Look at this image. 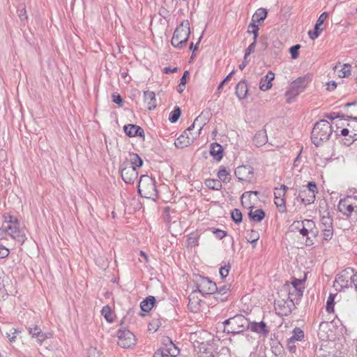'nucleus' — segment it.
Segmentation results:
<instances>
[{
    "label": "nucleus",
    "instance_id": "nucleus-56",
    "mask_svg": "<svg viewBox=\"0 0 357 357\" xmlns=\"http://www.w3.org/2000/svg\"><path fill=\"white\" fill-rule=\"evenodd\" d=\"M181 113H170L169 121L172 123H176L180 118Z\"/></svg>",
    "mask_w": 357,
    "mask_h": 357
},
{
    "label": "nucleus",
    "instance_id": "nucleus-30",
    "mask_svg": "<svg viewBox=\"0 0 357 357\" xmlns=\"http://www.w3.org/2000/svg\"><path fill=\"white\" fill-rule=\"evenodd\" d=\"M28 331L29 335L33 338H36V340L40 343H42L48 337L47 334L43 333L40 328L38 326H35L33 327H29Z\"/></svg>",
    "mask_w": 357,
    "mask_h": 357
},
{
    "label": "nucleus",
    "instance_id": "nucleus-1",
    "mask_svg": "<svg viewBox=\"0 0 357 357\" xmlns=\"http://www.w3.org/2000/svg\"><path fill=\"white\" fill-rule=\"evenodd\" d=\"M5 222L0 228V239H6L10 236L13 239L23 244L26 240L24 230L20 227V223L17 218L8 215L6 217Z\"/></svg>",
    "mask_w": 357,
    "mask_h": 357
},
{
    "label": "nucleus",
    "instance_id": "nucleus-45",
    "mask_svg": "<svg viewBox=\"0 0 357 357\" xmlns=\"http://www.w3.org/2000/svg\"><path fill=\"white\" fill-rule=\"evenodd\" d=\"M230 269L231 265L229 263L225 262L224 265L220 266L219 273L222 279L226 278V277L229 275Z\"/></svg>",
    "mask_w": 357,
    "mask_h": 357
},
{
    "label": "nucleus",
    "instance_id": "nucleus-50",
    "mask_svg": "<svg viewBox=\"0 0 357 357\" xmlns=\"http://www.w3.org/2000/svg\"><path fill=\"white\" fill-rule=\"evenodd\" d=\"M212 232L215 235L216 238H218L219 240L222 239L227 234V231L217 228L212 229Z\"/></svg>",
    "mask_w": 357,
    "mask_h": 357
},
{
    "label": "nucleus",
    "instance_id": "nucleus-34",
    "mask_svg": "<svg viewBox=\"0 0 357 357\" xmlns=\"http://www.w3.org/2000/svg\"><path fill=\"white\" fill-rule=\"evenodd\" d=\"M268 137L266 132L261 131L255 134L253 142L257 147L261 146L266 143Z\"/></svg>",
    "mask_w": 357,
    "mask_h": 357
},
{
    "label": "nucleus",
    "instance_id": "nucleus-27",
    "mask_svg": "<svg viewBox=\"0 0 357 357\" xmlns=\"http://www.w3.org/2000/svg\"><path fill=\"white\" fill-rule=\"evenodd\" d=\"M144 104L149 110H153L156 108L157 100L154 92L150 91H144Z\"/></svg>",
    "mask_w": 357,
    "mask_h": 357
},
{
    "label": "nucleus",
    "instance_id": "nucleus-43",
    "mask_svg": "<svg viewBox=\"0 0 357 357\" xmlns=\"http://www.w3.org/2000/svg\"><path fill=\"white\" fill-rule=\"evenodd\" d=\"M231 217L232 220L236 224H240L242 222V213L238 208H234L231 211Z\"/></svg>",
    "mask_w": 357,
    "mask_h": 357
},
{
    "label": "nucleus",
    "instance_id": "nucleus-49",
    "mask_svg": "<svg viewBox=\"0 0 357 357\" xmlns=\"http://www.w3.org/2000/svg\"><path fill=\"white\" fill-rule=\"evenodd\" d=\"M20 333L21 331L19 329L13 328L8 333H6V337L9 339L10 342H13L15 341L17 335Z\"/></svg>",
    "mask_w": 357,
    "mask_h": 357
},
{
    "label": "nucleus",
    "instance_id": "nucleus-25",
    "mask_svg": "<svg viewBox=\"0 0 357 357\" xmlns=\"http://www.w3.org/2000/svg\"><path fill=\"white\" fill-rule=\"evenodd\" d=\"M199 293L196 290H193L188 296V307L192 312H197L199 310L202 301L197 296Z\"/></svg>",
    "mask_w": 357,
    "mask_h": 357
},
{
    "label": "nucleus",
    "instance_id": "nucleus-9",
    "mask_svg": "<svg viewBox=\"0 0 357 357\" xmlns=\"http://www.w3.org/2000/svg\"><path fill=\"white\" fill-rule=\"evenodd\" d=\"M195 290L203 296L212 294L218 289L215 282L207 277L197 275L195 280Z\"/></svg>",
    "mask_w": 357,
    "mask_h": 357
},
{
    "label": "nucleus",
    "instance_id": "nucleus-51",
    "mask_svg": "<svg viewBox=\"0 0 357 357\" xmlns=\"http://www.w3.org/2000/svg\"><path fill=\"white\" fill-rule=\"evenodd\" d=\"M259 238V234L257 231L252 230L251 233L248 235L247 240L248 242L250 243H256L258 241Z\"/></svg>",
    "mask_w": 357,
    "mask_h": 357
},
{
    "label": "nucleus",
    "instance_id": "nucleus-57",
    "mask_svg": "<svg viewBox=\"0 0 357 357\" xmlns=\"http://www.w3.org/2000/svg\"><path fill=\"white\" fill-rule=\"evenodd\" d=\"M321 31H321V30L315 29H314V31L313 32L309 31L308 34L310 36V38L312 40H314V39H316L317 38H318L319 36V35L321 34Z\"/></svg>",
    "mask_w": 357,
    "mask_h": 357
},
{
    "label": "nucleus",
    "instance_id": "nucleus-53",
    "mask_svg": "<svg viewBox=\"0 0 357 357\" xmlns=\"http://www.w3.org/2000/svg\"><path fill=\"white\" fill-rule=\"evenodd\" d=\"M10 251L3 245L0 244V259L6 258L8 256Z\"/></svg>",
    "mask_w": 357,
    "mask_h": 357
},
{
    "label": "nucleus",
    "instance_id": "nucleus-54",
    "mask_svg": "<svg viewBox=\"0 0 357 357\" xmlns=\"http://www.w3.org/2000/svg\"><path fill=\"white\" fill-rule=\"evenodd\" d=\"M256 41H253L246 49L244 59L246 60L247 57L250 54L251 52H254L255 49Z\"/></svg>",
    "mask_w": 357,
    "mask_h": 357
},
{
    "label": "nucleus",
    "instance_id": "nucleus-48",
    "mask_svg": "<svg viewBox=\"0 0 357 357\" xmlns=\"http://www.w3.org/2000/svg\"><path fill=\"white\" fill-rule=\"evenodd\" d=\"M301 46L299 44H297L294 46H292L289 48V53L291 54V56L292 59H296L299 56V50Z\"/></svg>",
    "mask_w": 357,
    "mask_h": 357
},
{
    "label": "nucleus",
    "instance_id": "nucleus-15",
    "mask_svg": "<svg viewBox=\"0 0 357 357\" xmlns=\"http://www.w3.org/2000/svg\"><path fill=\"white\" fill-rule=\"evenodd\" d=\"M118 344L124 349L129 348L135 344V337L130 331L119 328L117 331Z\"/></svg>",
    "mask_w": 357,
    "mask_h": 357
},
{
    "label": "nucleus",
    "instance_id": "nucleus-24",
    "mask_svg": "<svg viewBox=\"0 0 357 357\" xmlns=\"http://www.w3.org/2000/svg\"><path fill=\"white\" fill-rule=\"evenodd\" d=\"M195 137H188V131H184L174 142V145L178 149H183L192 144Z\"/></svg>",
    "mask_w": 357,
    "mask_h": 357
},
{
    "label": "nucleus",
    "instance_id": "nucleus-52",
    "mask_svg": "<svg viewBox=\"0 0 357 357\" xmlns=\"http://www.w3.org/2000/svg\"><path fill=\"white\" fill-rule=\"evenodd\" d=\"M343 109L346 110L357 111V102H348L344 105Z\"/></svg>",
    "mask_w": 357,
    "mask_h": 357
},
{
    "label": "nucleus",
    "instance_id": "nucleus-5",
    "mask_svg": "<svg viewBox=\"0 0 357 357\" xmlns=\"http://www.w3.org/2000/svg\"><path fill=\"white\" fill-rule=\"evenodd\" d=\"M190 34V24L188 20H183L176 28L172 38V45L176 48H183Z\"/></svg>",
    "mask_w": 357,
    "mask_h": 357
},
{
    "label": "nucleus",
    "instance_id": "nucleus-21",
    "mask_svg": "<svg viewBox=\"0 0 357 357\" xmlns=\"http://www.w3.org/2000/svg\"><path fill=\"white\" fill-rule=\"evenodd\" d=\"M179 353V351L177 349L176 346L170 342V344L166 347L160 348L158 349L153 357H174L176 356Z\"/></svg>",
    "mask_w": 357,
    "mask_h": 357
},
{
    "label": "nucleus",
    "instance_id": "nucleus-29",
    "mask_svg": "<svg viewBox=\"0 0 357 357\" xmlns=\"http://www.w3.org/2000/svg\"><path fill=\"white\" fill-rule=\"evenodd\" d=\"M248 93V85L245 80L240 81L236 86L235 93L239 100L247 98Z\"/></svg>",
    "mask_w": 357,
    "mask_h": 357
},
{
    "label": "nucleus",
    "instance_id": "nucleus-20",
    "mask_svg": "<svg viewBox=\"0 0 357 357\" xmlns=\"http://www.w3.org/2000/svg\"><path fill=\"white\" fill-rule=\"evenodd\" d=\"M248 329L264 337H266L270 333L268 326L264 321L259 322L250 321V326H249Z\"/></svg>",
    "mask_w": 357,
    "mask_h": 357
},
{
    "label": "nucleus",
    "instance_id": "nucleus-33",
    "mask_svg": "<svg viewBox=\"0 0 357 357\" xmlns=\"http://www.w3.org/2000/svg\"><path fill=\"white\" fill-rule=\"evenodd\" d=\"M267 14V10L265 8H259L252 15L251 21L261 25L264 20L266 18Z\"/></svg>",
    "mask_w": 357,
    "mask_h": 357
},
{
    "label": "nucleus",
    "instance_id": "nucleus-6",
    "mask_svg": "<svg viewBox=\"0 0 357 357\" xmlns=\"http://www.w3.org/2000/svg\"><path fill=\"white\" fill-rule=\"evenodd\" d=\"M296 228L298 229V232L306 238L305 245L311 246L314 244L313 238H315L318 235V230L316 227L315 222L312 220L305 219L304 220L299 222L297 221Z\"/></svg>",
    "mask_w": 357,
    "mask_h": 357
},
{
    "label": "nucleus",
    "instance_id": "nucleus-64",
    "mask_svg": "<svg viewBox=\"0 0 357 357\" xmlns=\"http://www.w3.org/2000/svg\"><path fill=\"white\" fill-rule=\"evenodd\" d=\"M301 153V151L298 154V155L296 156V158H295V160L294 161V167H297L298 165V162H300Z\"/></svg>",
    "mask_w": 357,
    "mask_h": 357
},
{
    "label": "nucleus",
    "instance_id": "nucleus-41",
    "mask_svg": "<svg viewBox=\"0 0 357 357\" xmlns=\"http://www.w3.org/2000/svg\"><path fill=\"white\" fill-rule=\"evenodd\" d=\"M337 294H330L327 302H326V310L328 313H331L334 311V305H335V298Z\"/></svg>",
    "mask_w": 357,
    "mask_h": 357
},
{
    "label": "nucleus",
    "instance_id": "nucleus-7",
    "mask_svg": "<svg viewBox=\"0 0 357 357\" xmlns=\"http://www.w3.org/2000/svg\"><path fill=\"white\" fill-rule=\"evenodd\" d=\"M305 278H292L291 282H287L284 285V289L287 291L288 298L292 301L301 300L303 297L305 287Z\"/></svg>",
    "mask_w": 357,
    "mask_h": 357
},
{
    "label": "nucleus",
    "instance_id": "nucleus-61",
    "mask_svg": "<svg viewBox=\"0 0 357 357\" xmlns=\"http://www.w3.org/2000/svg\"><path fill=\"white\" fill-rule=\"evenodd\" d=\"M188 76V72L185 71L184 72L183 77L181 79V83L180 85H185L186 84V77Z\"/></svg>",
    "mask_w": 357,
    "mask_h": 357
},
{
    "label": "nucleus",
    "instance_id": "nucleus-32",
    "mask_svg": "<svg viewBox=\"0 0 357 357\" xmlns=\"http://www.w3.org/2000/svg\"><path fill=\"white\" fill-rule=\"evenodd\" d=\"M155 303V298L153 296H149L140 303L141 310L145 312H150Z\"/></svg>",
    "mask_w": 357,
    "mask_h": 357
},
{
    "label": "nucleus",
    "instance_id": "nucleus-3",
    "mask_svg": "<svg viewBox=\"0 0 357 357\" xmlns=\"http://www.w3.org/2000/svg\"><path fill=\"white\" fill-rule=\"evenodd\" d=\"M225 331L233 335L240 334L250 326V321L243 314H236L223 321Z\"/></svg>",
    "mask_w": 357,
    "mask_h": 357
},
{
    "label": "nucleus",
    "instance_id": "nucleus-26",
    "mask_svg": "<svg viewBox=\"0 0 357 357\" xmlns=\"http://www.w3.org/2000/svg\"><path fill=\"white\" fill-rule=\"evenodd\" d=\"M337 75L340 78H347L351 76L352 73V66L349 63L337 64L335 66Z\"/></svg>",
    "mask_w": 357,
    "mask_h": 357
},
{
    "label": "nucleus",
    "instance_id": "nucleus-23",
    "mask_svg": "<svg viewBox=\"0 0 357 357\" xmlns=\"http://www.w3.org/2000/svg\"><path fill=\"white\" fill-rule=\"evenodd\" d=\"M231 292V285L230 284H224L218 287L217 291L213 293L214 295V298L217 301L224 302L227 300L229 296H230Z\"/></svg>",
    "mask_w": 357,
    "mask_h": 357
},
{
    "label": "nucleus",
    "instance_id": "nucleus-12",
    "mask_svg": "<svg viewBox=\"0 0 357 357\" xmlns=\"http://www.w3.org/2000/svg\"><path fill=\"white\" fill-rule=\"evenodd\" d=\"M289 188L284 184H282L280 187L274 188V203L280 213L287 211L286 206V193Z\"/></svg>",
    "mask_w": 357,
    "mask_h": 357
},
{
    "label": "nucleus",
    "instance_id": "nucleus-58",
    "mask_svg": "<svg viewBox=\"0 0 357 357\" xmlns=\"http://www.w3.org/2000/svg\"><path fill=\"white\" fill-rule=\"evenodd\" d=\"M112 100H113L114 102H115L119 105H122L123 100H122L121 96L119 93L113 94Z\"/></svg>",
    "mask_w": 357,
    "mask_h": 357
},
{
    "label": "nucleus",
    "instance_id": "nucleus-19",
    "mask_svg": "<svg viewBox=\"0 0 357 357\" xmlns=\"http://www.w3.org/2000/svg\"><path fill=\"white\" fill-rule=\"evenodd\" d=\"M357 208L355 202H351V197L341 199L338 203V211L347 218L351 216L354 209Z\"/></svg>",
    "mask_w": 357,
    "mask_h": 357
},
{
    "label": "nucleus",
    "instance_id": "nucleus-47",
    "mask_svg": "<svg viewBox=\"0 0 357 357\" xmlns=\"http://www.w3.org/2000/svg\"><path fill=\"white\" fill-rule=\"evenodd\" d=\"M197 357H219L218 353L214 352L211 349H205L198 354Z\"/></svg>",
    "mask_w": 357,
    "mask_h": 357
},
{
    "label": "nucleus",
    "instance_id": "nucleus-31",
    "mask_svg": "<svg viewBox=\"0 0 357 357\" xmlns=\"http://www.w3.org/2000/svg\"><path fill=\"white\" fill-rule=\"evenodd\" d=\"M210 154L214 160L220 161L223 157V148L216 142H213L210 146Z\"/></svg>",
    "mask_w": 357,
    "mask_h": 357
},
{
    "label": "nucleus",
    "instance_id": "nucleus-55",
    "mask_svg": "<svg viewBox=\"0 0 357 357\" xmlns=\"http://www.w3.org/2000/svg\"><path fill=\"white\" fill-rule=\"evenodd\" d=\"M337 88V83L335 81H330L326 84V89L328 91H333Z\"/></svg>",
    "mask_w": 357,
    "mask_h": 357
},
{
    "label": "nucleus",
    "instance_id": "nucleus-44",
    "mask_svg": "<svg viewBox=\"0 0 357 357\" xmlns=\"http://www.w3.org/2000/svg\"><path fill=\"white\" fill-rule=\"evenodd\" d=\"M357 140V132H354L346 137L342 138L344 145L349 146Z\"/></svg>",
    "mask_w": 357,
    "mask_h": 357
},
{
    "label": "nucleus",
    "instance_id": "nucleus-11",
    "mask_svg": "<svg viewBox=\"0 0 357 357\" xmlns=\"http://www.w3.org/2000/svg\"><path fill=\"white\" fill-rule=\"evenodd\" d=\"M305 339L304 331L298 327L294 328L291 336L287 340V349L291 354H296L297 350H301V342Z\"/></svg>",
    "mask_w": 357,
    "mask_h": 357
},
{
    "label": "nucleus",
    "instance_id": "nucleus-16",
    "mask_svg": "<svg viewBox=\"0 0 357 357\" xmlns=\"http://www.w3.org/2000/svg\"><path fill=\"white\" fill-rule=\"evenodd\" d=\"M234 174L240 181L252 183L254 177V169L250 165H240L235 169Z\"/></svg>",
    "mask_w": 357,
    "mask_h": 357
},
{
    "label": "nucleus",
    "instance_id": "nucleus-39",
    "mask_svg": "<svg viewBox=\"0 0 357 357\" xmlns=\"http://www.w3.org/2000/svg\"><path fill=\"white\" fill-rule=\"evenodd\" d=\"M259 26H261V24L251 21L248 27V32L254 35L253 39L255 41L257 40L259 35Z\"/></svg>",
    "mask_w": 357,
    "mask_h": 357
},
{
    "label": "nucleus",
    "instance_id": "nucleus-2",
    "mask_svg": "<svg viewBox=\"0 0 357 357\" xmlns=\"http://www.w3.org/2000/svg\"><path fill=\"white\" fill-rule=\"evenodd\" d=\"M333 131L332 126L327 120L321 119L316 122L311 132L312 144L317 147L321 146L329 140Z\"/></svg>",
    "mask_w": 357,
    "mask_h": 357
},
{
    "label": "nucleus",
    "instance_id": "nucleus-17",
    "mask_svg": "<svg viewBox=\"0 0 357 357\" xmlns=\"http://www.w3.org/2000/svg\"><path fill=\"white\" fill-rule=\"evenodd\" d=\"M319 227L323 239L329 241L333 236V218L329 215H323L320 220Z\"/></svg>",
    "mask_w": 357,
    "mask_h": 357
},
{
    "label": "nucleus",
    "instance_id": "nucleus-36",
    "mask_svg": "<svg viewBox=\"0 0 357 357\" xmlns=\"http://www.w3.org/2000/svg\"><path fill=\"white\" fill-rule=\"evenodd\" d=\"M204 184L208 188L213 190H220L222 187L221 181L218 179H206Z\"/></svg>",
    "mask_w": 357,
    "mask_h": 357
},
{
    "label": "nucleus",
    "instance_id": "nucleus-46",
    "mask_svg": "<svg viewBox=\"0 0 357 357\" xmlns=\"http://www.w3.org/2000/svg\"><path fill=\"white\" fill-rule=\"evenodd\" d=\"M327 17H328V13L326 12L322 13L320 15V16L319 17V18L316 22V24L314 26L315 29H319V30L323 31V28L321 27V26L323 25V24L324 23V22Z\"/></svg>",
    "mask_w": 357,
    "mask_h": 357
},
{
    "label": "nucleus",
    "instance_id": "nucleus-35",
    "mask_svg": "<svg viewBox=\"0 0 357 357\" xmlns=\"http://www.w3.org/2000/svg\"><path fill=\"white\" fill-rule=\"evenodd\" d=\"M248 216L254 222H259L264 218L265 213L262 209L250 210L248 213Z\"/></svg>",
    "mask_w": 357,
    "mask_h": 357
},
{
    "label": "nucleus",
    "instance_id": "nucleus-28",
    "mask_svg": "<svg viewBox=\"0 0 357 357\" xmlns=\"http://www.w3.org/2000/svg\"><path fill=\"white\" fill-rule=\"evenodd\" d=\"M275 79V73L272 71H268L267 74L261 79L259 82V89L261 91H266L272 87V82Z\"/></svg>",
    "mask_w": 357,
    "mask_h": 357
},
{
    "label": "nucleus",
    "instance_id": "nucleus-42",
    "mask_svg": "<svg viewBox=\"0 0 357 357\" xmlns=\"http://www.w3.org/2000/svg\"><path fill=\"white\" fill-rule=\"evenodd\" d=\"M199 235L197 234H191L188 236L187 244L190 247H195L199 244Z\"/></svg>",
    "mask_w": 357,
    "mask_h": 357
},
{
    "label": "nucleus",
    "instance_id": "nucleus-8",
    "mask_svg": "<svg viewBox=\"0 0 357 357\" xmlns=\"http://www.w3.org/2000/svg\"><path fill=\"white\" fill-rule=\"evenodd\" d=\"M309 83L307 77H301L293 81L289 86V90L285 93V98L287 102H291L301 93L305 91Z\"/></svg>",
    "mask_w": 357,
    "mask_h": 357
},
{
    "label": "nucleus",
    "instance_id": "nucleus-40",
    "mask_svg": "<svg viewBox=\"0 0 357 357\" xmlns=\"http://www.w3.org/2000/svg\"><path fill=\"white\" fill-rule=\"evenodd\" d=\"M101 314L104 317L106 321L112 323L114 321L112 310L109 305L104 306L101 310Z\"/></svg>",
    "mask_w": 357,
    "mask_h": 357
},
{
    "label": "nucleus",
    "instance_id": "nucleus-63",
    "mask_svg": "<svg viewBox=\"0 0 357 357\" xmlns=\"http://www.w3.org/2000/svg\"><path fill=\"white\" fill-rule=\"evenodd\" d=\"M248 194L249 195H250L251 194H253L255 195H258L259 194V191H248V192H244L243 195H242V197H241V199H243L245 195Z\"/></svg>",
    "mask_w": 357,
    "mask_h": 357
},
{
    "label": "nucleus",
    "instance_id": "nucleus-13",
    "mask_svg": "<svg viewBox=\"0 0 357 357\" xmlns=\"http://www.w3.org/2000/svg\"><path fill=\"white\" fill-rule=\"evenodd\" d=\"M335 282L338 283L341 288L351 287L354 284V269L348 268L337 275Z\"/></svg>",
    "mask_w": 357,
    "mask_h": 357
},
{
    "label": "nucleus",
    "instance_id": "nucleus-14",
    "mask_svg": "<svg viewBox=\"0 0 357 357\" xmlns=\"http://www.w3.org/2000/svg\"><path fill=\"white\" fill-rule=\"evenodd\" d=\"M121 176L126 183L132 184L138 177V172L133 165H129V162H124L120 166Z\"/></svg>",
    "mask_w": 357,
    "mask_h": 357
},
{
    "label": "nucleus",
    "instance_id": "nucleus-4",
    "mask_svg": "<svg viewBox=\"0 0 357 357\" xmlns=\"http://www.w3.org/2000/svg\"><path fill=\"white\" fill-rule=\"evenodd\" d=\"M138 192L142 197L156 200L158 195L155 178L148 175L141 176L138 183Z\"/></svg>",
    "mask_w": 357,
    "mask_h": 357
},
{
    "label": "nucleus",
    "instance_id": "nucleus-60",
    "mask_svg": "<svg viewBox=\"0 0 357 357\" xmlns=\"http://www.w3.org/2000/svg\"><path fill=\"white\" fill-rule=\"evenodd\" d=\"M354 132V130L351 131L348 128H343L340 130V135L344 137H346Z\"/></svg>",
    "mask_w": 357,
    "mask_h": 357
},
{
    "label": "nucleus",
    "instance_id": "nucleus-10",
    "mask_svg": "<svg viewBox=\"0 0 357 357\" xmlns=\"http://www.w3.org/2000/svg\"><path fill=\"white\" fill-rule=\"evenodd\" d=\"M317 192V187L316 183L310 181L307 183L305 188L299 190L296 199L305 206H307L314 202Z\"/></svg>",
    "mask_w": 357,
    "mask_h": 357
},
{
    "label": "nucleus",
    "instance_id": "nucleus-38",
    "mask_svg": "<svg viewBox=\"0 0 357 357\" xmlns=\"http://www.w3.org/2000/svg\"><path fill=\"white\" fill-rule=\"evenodd\" d=\"M130 162L129 165H133L136 168L140 167L143 165V160L137 153H130Z\"/></svg>",
    "mask_w": 357,
    "mask_h": 357
},
{
    "label": "nucleus",
    "instance_id": "nucleus-22",
    "mask_svg": "<svg viewBox=\"0 0 357 357\" xmlns=\"http://www.w3.org/2000/svg\"><path fill=\"white\" fill-rule=\"evenodd\" d=\"M125 133L130 137H140L144 139V129L135 124H127L123 126Z\"/></svg>",
    "mask_w": 357,
    "mask_h": 357
},
{
    "label": "nucleus",
    "instance_id": "nucleus-59",
    "mask_svg": "<svg viewBox=\"0 0 357 357\" xmlns=\"http://www.w3.org/2000/svg\"><path fill=\"white\" fill-rule=\"evenodd\" d=\"M341 117H344V116L343 115L340 116V113H335V112L329 113L328 114L326 115V118L331 121L334 120L335 119L341 118Z\"/></svg>",
    "mask_w": 357,
    "mask_h": 357
},
{
    "label": "nucleus",
    "instance_id": "nucleus-37",
    "mask_svg": "<svg viewBox=\"0 0 357 357\" xmlns=\"http://www.w3.org/2000/svg\"><path fill=\"white\" fill-rule=\"evenodd\" d=\"M217 176L219 178L218 180L223 183H229L231 180L229 172L223 166L220 167Z\"/></svg>",
    "mask_w": 357,
    "mask_h": 357
},
{
    "label": "nucleus",
    "instance_id": "nucleus-18",
    "mask_svg": "<svg viewBox=\"0 0 357 357\" xmlns=\"http://www.w3.org/2000/svg\"><path fill=\"white\" fill-rule=\"evenodd\" d=\"M294 307V302L289 298L278 300L275 301L274 307L276 314L280 317L288 316Z\"/></svg>",
    "mask_w": 357,
    "mask_h": 357
},
{
    "label": "nucleus",
    "instance_id": "nucleus-62",
    "mask_svg": "<svg viewBox=\"0 0 357 357\" xmlns=\"http://www.w3.org/2000/svg\"><path fill=\"white\" fill-rule=\"evenodd\" d=\"M176 70H177L176 68L172 69L171 68L166 67V68H164V69H163V72L167 74L170 73H174Z\"/></svg>",
    "mask_w": 357,
    "mask_h": 357
}]
</instances>
